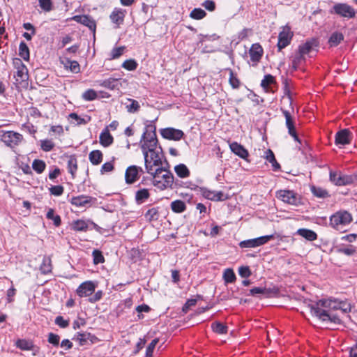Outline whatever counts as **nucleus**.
Segmentation results:
<instances>
[{
    "label": "nucleus",
    "mask_w": 357,
    "mask_h": 357,
    "mask_svg": "<svg viewBox=\"0 0 357 357\" xmlns=\"http://www.w3.org/2000/svg\"><path fill=\"white\" fill-rule=\"evenodd\" d=\"M337 252L338 253H342L347 256H352L356 252V248L354 246L350 245L347 248H337Z\"/></svg>",
    "instance_id": "50"
},
{
    "label": "nucleus",
    "mask_w": 357,
    "mask_h": 357,
    "mask_svg": "<svg viewBox=\"0 0 357 357\" xmlns=\"http://www.w3.org/2000/svg\"><path fill=\"white\" fill-rule=\"evenodd\" d=\"M93 200H95V199L91 197L80 195L72 197L70 202L72 205L77 208H88L91 206Z\"/></svg>",
    "instance_id": "14"
},
{
    "label": "nucleus",
    "mask_w": 357,
    "mask_h": 357,
    "mask_svg": "<svg viewBox=\"0 0 357 357\" xmlns=\"http://www.w3.org/2000/svg\"><path fill=\"white\" fill-rule=\"evenodd\" d=\"M330 180L336 185H346L352 183L351 176L332 171L330 172Z\"/></svg>",
    "instance_id": "13"
},
{
    "label": "nucleus",
    "mask_w": 357,
    "mask_h": 357,
    "mask_svg": "<svg viewBox=\"0 0 357 357\" xmlns=\"http://www.w3.org/2000/svg\"><path fill=\"white\" fill-rule=\"evenodd\" d=\"M174 172L176 175L181 178H188L190 174L187 166L182 163L174 167Z\"/></svg>",
    "instance_id": "28"
},
{
    "label": "nucleus",
    "mask_w": 357,
    "mask_h": 357,
    "mask_svg": "<svg viewBox=\"0 0 357 357\" xmlns=\"http://www.w3.org/2000/svg\"><path fill=\"white\" fill-rule=\"evenodd\" d=\"M333 10L337 15L345 18H353L356 15L354 8L347 3H336L333 6Z\"/></svg>",
    "instance_id": "6"
},
{
    "label": "nucleus",
    "mask_w": 357,
    "mask_h": 357,
    "mask_svg": "<svg viewBox=\"0 0 357 357\" xmlns=\"http://www.w3.org/2000/svg\"><path fill=\"white\" fill-rule=\"evenodd\" d=\"M206 15V13L202 8H194L190 13V17L195 20H202Z\"/></svg>",
    "instance_id": "49"
},
{
    "label": "nucleus",
    "mask_w": 357,
    "mask_h": 357,
    "mask_svg": "<svg viewBox=\"0 0 357 357\" xmlns=\"http://www.w3.org/2000/svg\"><path fill=\"white\" fill-rule=\"evenodd\" d=\"M274 238V235H266L255 238L242 241L239 243L241 248H257L267 243L269 241Z\"/></svg>",
    "instance_id": "5"
},
{
    "label": "nucleus",
    "mask_w": 357,
    "mask_h": 357,
    "mask_svg": "<svg viewBox=\"0 0 357 357\" xmlns=\"http://www.w3.org/2000/svg\"><path fill=\"white\" fill-rule=\"evenodd\" d=\"M343 40V34L336 31L331 34L328 40V43L331 47H335L337 46Z\"/></svg>",
    "instance_id": "34"
},
{
    "label": "nucleus",
    "mask_w": 357,
    "mask_h": 357,
    "mask_svg": "<svg viewBox=\"0 0 357 357\" xmlns=\"http://www.w3.org/2000/svg\"><path fill=\"white\" fill-rule=\"evenodd\" d=\"M77 169V161L75 156H70L68 160V170L74 178Z\"/></svg>",
    "instance_id": "38"
},
{
    "label": "nucleus",
    "mask_w": 357,
    "mask_h": 357,
    "mask_svg": "<svg viewBox=\"0 0 357 357\" xmlns=\"http://www.w3.org/2000/svg\"><path fill=\"white\" fill-rule=\"evenodd\" d=\"M71 227L74 231H85L88 229V223L84 220H77L72 222Z\"/></svg>",
    "instance_id": "35"
},
{
    "label": "nucleus",
    "mask_w": 357,
    "mask_h": 357,
    "mask_svg": "<svg viewBox=\"0 0 357 357\" xmlns=\"http://www.w3.org/2000/svg\"><path fill=\"white\" fill-rule=\"evenodd\" d=\"M171 209L174 213H180L185 211L186 205L182 200H175L171 203Z\"/></svg>",
    "instance_id": "36"
},
{
    "label": "nucleus",
    "mask_w": 357,
    "mask_h": 357,
    "mask_svg": "<svg viewBox=\"0 0 357 357\" xmlns=\"http://www.w3.org/2000/svg\"><path fill=\"white\" fill-rule=\"evenodd\" d=\"M238 274L241 277L247 278L251 275L252 273L248 266H241L238 268Z\"/></svg>",
    "instance_id": "61"
},
{
    "label": "nucleus",
    "mask_w": 357,
    "mask_h": 357,
    "mask_svg": "<svg viewBox=\"0 0 357 357\" xmlns=\"http://www.w3.org/2000/svg\"><path fill=\"white\" fill-rule=\"evenodd\" d=\"M40 8L45 12H50L53 8L52 0H38Z\"/></svg>",
    "instance_id": "52"
},
{
    "label": "nucleus",
    "mask_w": 357,
    "mask_h": 357,
    "mask_svg": "<svg viewBox=\"0 0 357 357\" xmlns=\"http://www.w3.org/2000/svg\"><path fill=\"white\" fill-rule=\"evenodd\" d=\"M229 73V82L231 86L233 89H238L240 86V80L237 77L236 74H235L233 70L230 68L227 69Z\"/></svg>",
    "instance_id": "44"
},
{
    "label": "nucleus",
    "mask_w": 357,
    "mask_h": 357,
    "mask_svg": "<svg viewBox=\"0 0 357 357\" xmlns=\"http://www.w3.org/2000/svg\"><path fill=\"white\" fill-rule=\"evenodd\" d=\"M119 78L109 77L105 80L96 81V83L100 86H102L110 90H114L119 86Z\"/></svg>",
    "instance_id": "22"
},
{
    "label": "nucleus",
    "mask_w": 357,
    "mask_h": 357,
    "mask_svg": "<svg viewBox=\"0 0 357 357\" xmlns=\"http://www.w3.org/2000/svg\"><path fill=\"white\" fill-rule=\"evenodd\" d=\"M317 46V40L314 38H312L306 40V42L303 44L300 45L298 47V52L305 56V54L310 53L312 50L313 47Z\"/></svg>",
    "instance_id": "21"
},
{
    "label": "nucleus",
    "mask_w": 357,
    "mask_h": 357,
    "mask_svg": "<svg viewBox=\"0 0 357 357\" xmlns=\"http://www.w3.org/2000/svg\"><path fill=\"white\" fill-rule=\"evenodd\" d=\"M150 310V307L146 304L138 305L136 307V311L138 313L137 317L139 319L144 317L143 315L142 314V312H149Z\"/></svg>",
    "instance_id": "57"
},
{
    "label": "nucleus",
    "mask_w": 357,
    "mask_h": 357,
    "mask_svg": "<svg viewBox=\"0 0 357 357\" xmlns=\"http://www.w3.org/2000/svg\"><path fill=\"white\" fill-rule=\"evenodd\" d=\"M146 220L149 222L157 220L159 218V211L158 207L149 208L144 214Z\"/></svg>",
    "instance_id": "37"
},
{
    "label": "nucleus",
    "mask_w": 357,
    "mask_h": 357,
    "mask_svg": "<svg viewBox=\"0 0 357 357\" xmlns=\"http://www.w3.org/2000/svg\"><path fill=\"white\" fill-rule=\"evenodd\" d=\"M143 172L144 170L140 167L136 165L128 167L125 173V180L126 183L132 184L135 183L139 178V174Z\"/></svg>",
    "instance_id": "11"
},
{
    "label": "nucleus",
    "mask_w": 357,
    "mask_h": 357,
    "mask_svg": "<svg viewBox=\"0 0 357 357\" xmlns=\"http://www.w3.org/2000/svg\"><path fill=\"white\" fill-rule=\"evenodd\" d=\"M150 197L149 190L146 188H140L135 192V202L137 204L144 203Z\"/></svg>",
    "instance_id": "25"
},
{
    "label": "nucleus",
    "mask_w": 357,
    "mask_h": 357,
    "mask_svg": "<svg viewBox=\"0 0 357 357\" xmlns=\"http://www.w3.org/2000/svg\"><path fill=\"white\" fill-rule=\"evenodd\" d=\"M1 140L7 146L10 148H15L18 146L23 140V136L14 131H2Z\"/></svg>",
    "instance_id": "4"
},
{
    "label": "nucleus",
    "mask_w": 357,
    "mask_h": 357,
    "mask_svg": "<svg viewBox=\"0 0 357 357\" xmlns=\"http://www.w3.org/2000/svg\"><path fill=\"white\" fill-rule=\"evenodd\" d=\"M16 84L22 85L23 82H26L28 80V70L26 68L21 69H17L15 74L14 75Z\"/></svg>",
    "instance_id": "24"
},
{
    "label": "nucleus",
    "mask_w": 357,
    "mask_h": 357,
    "mask_svg": "<svg viewBox=\"0 0 357 357\" xmlns=\"http://www.w3.org/2000/svg\"><path fill=\"white\" fill-rule=\"evenodd\" d=\"M15 345L17 348L24 351L31 350L33 347V342L26 339L17 340L15 342Z\"/></svg>",
    "instance_id": "33"
},
{
    "label": "nucleus",
    "mask_w": 357,
    "mask_h": 357,
    "mask_svg": "<svg viewBox=\"0 0 357 357\" xmlns=\"http://www.w3.org/2000/svg\"><path fill=\"white\" fill-rule=\"evenodd\" d=\"M305 58L303 54H301V52L298 51V52L294 55L292 59V68L294 70H296L299 66L305 62Z\"/></svg>",
    "instance_id": "42"
},
{
    "label": "nucleus",
    "mask_w": 357,
    "mask_h": 357,
    "mask_svg": "<svg viewBox=\"0 0 357 357\" xmlns=\"http://www.w3.org/2000/svg\"><path fill=\"white\" fill-rule=\"evenodd\" d=\"M89 158L93 165H98L102 160V153L99 150L92 151L89 155Z\"/></svg>",
    "instance_id": "32"
},
{
    "label": "nucleus",
    "mask_w": 357,
    "mask_h": 357,
    "mask_svg": "<svg viewBox=\"0 0 357 357\" xmlns=\"http://www.w3.org/2000/svg\"><path fill=\"white\" fill-rule=\"evenodd\" d=\"M72 20L87 26L91 31H95L96 24L95 20L89 15H75L72 17Z\"/></svg>",
    "instance_id": "16"
},
{
    "label": "nucleus",
    "mask_w": 357,
    "mask_h": 357,
    "mask_svg": "<svg viewBox=\"0 0 357 357\" xmlns=\"http://www.w3.org/2000/svg\"><path fill=\"white\" fill-rule=\"evenodd\" d=\"M274 77L271 75H266L264 77V79L261 80V86L266 90H268V87L269 85L274 82Z\"/></svg>",
    "instance_id": "54"
},
{
    "label": "nucleus",
    "mask_w": 357,
    "mask_h": 357,
    "mask_svg": "<svg viewBox=\"0 0 357 357\" xmlns=\"http://www.w3.org/2000/svg\"><path fill=\"white\" fill-rule=\"evenodd\" d=\"M126 108L129 113H136L140 109V105L138 101L127 98V102H125Z\"/></svg>",
    "instance_id": "30"
},
{
    "label": "nucleus",
    "mask_w": 357,
    "mask_h": 357,
    "mask_svg": "<svg viewBox=\"0 0 357 357\" xmlns=\"http://www.w3.org/2000/svg\"><path fill=\"white\" fill-rule=\"evenodd\" d=\"M126 15V10L122 8H114L110 14L111 21L116 25V27H119L124 22V17Z\"/></svg>",
    "instance_id": "18"
},
{
    "label": "nucleus",
    "mask_w": 357,
    "mask_h": 357,
    "mask_svg": "<svg viewBox=\"0 0 357 357\" xmlns=\"http://www.w3.org/2000/svg\"><path fill=\"white\" fill-rule=\"evenodd\" d=\"M160 133L163 138L174 141H178L184 136V132L181 130L171 127L160 129Z\"/></svg>",
    "instance_id": "8"
},
{
    "label": "nucleus",
    "mask_w": 357,
    "mask_h": 357,
    "mask_svg": "<svg viewBox=\"0 0 357 357\" xmlns=\"http://www.w3.org/2000/svg\"><path fill=\"white\" fill-rule=\"evenodd\" d=\"M113 142V137L109 133L108 128H105L100 135V143L105 147H107Z\"/></svg>",
    "instance_id": "26"
},
{
    "label": "nucleus",
    "mask_w": 357,
    "mask_h": 357,
    "mask_svg": "<svg viewBox=\"0 0 357 357\" xmlns=\"http://www.w3.org/2000/svg\"><path fill=\"white\" fill-rule=\"evenodd\" d=\"M229 148L232 153L242 159L247 160L249 156L248 151L238 142H234L229 144Z\"/></svg>",
    "instance_id": "19"
},
{
    "label": "nucleus",
    "mask_w": 357,
    "mask_h": 357,
    "mask_svg": "<svg viewBox=\"0 0 357 357\" xmlns=\"http://www.w3.org/2000/svg\"><path fill=\"white\" fill-rule=\"evenodd\" d=\"M351 135L349 130L343 129L335 134V144L344 146L351 143Z\"/></svg>",
    "instance_id": "15"
},
{
    "label": "nucleus",
    "mask_w": 357,
    "mask_h": 357,
    "mask_svg": "<svg viewBox=\"0 0 357 357\" xmlns=\"http://www.w3.org/2000/svg\"><path fill=\"white\" fill-rule=\"evenodd\" d=\"M114 169V164L112 162H107L104 163L100 169L101 174L111 172Z\"/></svg>",
    "instance_id": "59"
},
{
    "label": "nucleus",
    "mask_w": 357,
    "mask_h": 357,
    "mask_svg": "<svg viewBox=\"0 0 357 357\" xmlns=\"http://www.w3.org/2000/svg\"><path fill=\"white\" fill-rule=\"evenodd\" d=\"M265 158L267 161L271 163L273 169L277 171L280 168V164L277 162L273 152L271 149H268L265 151Z\"/></svg>",
    "instance_id": "31"
},
{
    "label": "nucleus",
    "mask_w": 357,
    "mask_h": 357,
    "mask_svg": "<svg viewBox=\"0 0 357 357\" xmlns=\"http://www.w3.org/2000/svg\"><path fill=\"white\" fill-rule=\"evenodd\" d=\"M96 287V284L93 281L82 282L77 289V294L79 297H86L91 295Z\"/></svg>",
    "instance_id": "12"
},
{
    "label": "nucleus",
    "mask_w": 357,
    "mask_h": 357,
    "mask_svg": "<svg viewBox=\"0 0 357 357\" xmlns=\"http://www.w3.org/2000/svg\"><path fill=\"white\" fill-rule=\"evenodd\" d=\"M293 33L290 30V28L288 26H284L279 33L278 36V47L279 50H282L286 47L291 42L292 38Z\"/></svg>",
    "instance_id": "10"
},
{
    "label": "nucleus",
    "mask_w": 357,
    "mask_h": 357,
    "mask_svg": "<svg viewBox=\"0 0 357 357\" xmlns=\"http://www.w3.org/2000/svg\"><path fill=\"white\" fill-rule=\"evenodd\" d=\"M250 59L254 63H258L263 54V49L259 44H253L249 51Z\"/></svg>",
    "instance_id": "20"
},
{
    "label": "nucleus",
    "mask_w": 357,
    "mask_h": 357,
    "mask_svg": "<svg viewBox=\"0 0 357 357\" xmlns=\"http://www.w3.org/2000/svg\"><path fill=\"white\" fill-rule=\"evenodd\" d=\"M124 48V47L114 48L111 52V58L115 59L121 56L123 54Z\"/></svg>",
    "instance_id": "62"
},
{
    "label": "nucleus",
    "mask_w": 357,
    "mask_h": 357,
    "mask_svg": "<svg viewBox=\"0 0 357 357\" xmlns=\"http://www.w3.org/2000/svg\"><path fill=\"white\" fill-rule=\"evenodd\" d=\"M278 293V290L275 288L273 289H266L262 287H254L250 290V294L252 296H255L257 294H264L266 297H270L273 295H276Z\"/></svg>",
    "instance_id": "23"
},
{
    "label": "nucleus",
    "mask_w": 357,
    "mask_h": 357,
    "mask_svg": "<svg viewBox=\"0 0 357 357\" xmlns=\"http://www.w3.org/2000/svg\"><path fill=\"white\" fill-rule=\"evenodd\" d=\"M283 114L285 117L286 126L288 128V133L294 139L295 141L301 143V140L298 138L295 130L294 121L290 113L288 111L285 110L283 111Z\"/></svg>",
    "instance_id": "17"
},
{
    "label": "nucleus",
    "mask_w": 357,
    "mask_h": 357,
    "mask_svg": "<svg viewBox=\"0 0 357 357\" xmlns=\"http://www.w3.org/2000/svg\"><path fill=\"white\" fill-rule=\"evenodd\" d=\"M62 63L66 68H69L73 73H77L79 72L80 67L77 61L66 59Z\"/></svg>",
    "instance_id": "39"
},
{
    "label": "nucleus",
    "mask_w": 357,
    "mask_h": 357,
    "mask_svg": "<svg viewBox=\"0 0 357 357\" xmlns=\"http://www.w3.org/2000/svg\"><path fill=\"white\" fill-rule=\"evenodd\" d=\"M93 263L95 264H98L103 263L105 261V258L102 255V253L101 251L98 250H94L92 252Z\"/></svg>",
    "instance_id": "53"
},
{
    "label": "nucleus",
    "mask_w": 357,
    "mask_h": 357,
    "mask_svg": "<svg viewBox=\"0 0 357 357\" xmlns=\"http://www.w3.org/2000/svg\"><path fill=\"white\" fill-rule=\"evenodd\" d=\"M122 67L128 70H134L137 68V63L134 59H128L123 63Z\"/></svg>",
    "instance_id": "55"
},
{
    "label": "nucleus",
    "mask_w": 357,
    "mask_h": 357,
    "mask_svg": "<svg viewBox=\"0 0 357 357\" xmlns=\"http://www.w3.org/2000/svg\"><path fill=\"white\" fill-rule=\"evenodd\" d=\"M202 6L208 11H213L215 9V3L213 1L206 0L203 3Z\"/></svg>",
    "instance_id": "63"
},
{
    "label": "nucleus",
    "mask_w": 357,
    "mask_h": 357,
    "mask_svg": "<svg viewBox=\"0 0 357 357\" xmlns=\"http://www.w3.org/2000/svg\"><path fill=\"white\" fill-rule=\"evenodd\" d=\"M277 197L282 202L291 204L297 205L298 203V198L297 195L292 190H280L277 192Z\"/></svg>",
    "instance_id": "9"
},
{
    "label": "nucleus",
    "mask_w": 357,
    "mask_h": 357,
    "mask_svg": "<svg viewBox=\"0 0 357 357\" xmlns=\"http://www.w3.org/2000/svg\"><path fill=\"white\" fill-rule=\"evenodd\" d=\"M199 192L204 197L214 202L224 201L228 198L222 191L211 190L204 187L199 188Z\"/></svg>",
    "instance_id": "7"
},
{
    "label": "nucleus",
    "mask_w": 357,
    "mask_h": 357,
    "mask_svg": "<svg viewBox=\"0 0 357 357\" xmlns=\"http://www.w3.org/2000/svg\"><path fill=\"white\" fill-rule=\"evenodd\" d=\"M352 221V216L347 211H339L330 217V225L336 230H340Z\"/></svg>",
    "instance_id": "3"
},
{
    "label": "nucleus",
    "mask_w": 357,
    "mask_h": 357,
    "mask_svg": "<svg viewBox=\"0 0 357 357\" xmlns=\"http://www.w3.org/2000/svg\"><path fill=\"white\" fill-rule=\"evenodd\" d=\"M158 342V339H154L153 340H152V342L149 344V345L146 348V357H152L153 350H154L155 347Z\"/></svg>",
    "instance_id": "60"
},
{
    "label": "nucleus",
    "mask_w": 357,
    "mask_h": 357,
    "mask_svg": "<svg viewBox=\"0 0 357 357\" xmlns=\"http://www.w3.org/2000/svg\"><path fill=\"white\" fill-rule=\"evenodd\" d=\"M96 336H77L73 340L77 342L80 346L93 344L97 340Z\"/></svg>",
    "instance_id": "29"
},
{
    "label": "nucleus",
    "mask_w": 357,
    "mask_h": 357,
    "mask_svg": "<svg viewBox=\"0 0 357 357\" xmlns=\"http://www.w3.org/2000/svg\"><path fill=\"white\" fill-rule=\"evenodd\" d=\"M155 130V126L151 123L146 124L140 142L141 149L144 158L145 169L147 173L153 176V183H161L158 179L161 177L164 181L162 186L167 188L172 185L174 177L161 167L162 151L158 146Z\"/></svg>",
    "instance_id": "1"
},
{
    "label": "nucleus",
    "mask_w": 357,
    "mask_h": 357,
    "mask_svg": "<svg viewBox=\"0 0 357 357\" xmlns=\"http://www.w3.org/2000/svg\"><path fill=\"white\" fill-rule=\"evenodd\" d=\"M46 217L49 220H52L54 222V225L56 227H59L61 225V220L59 215L54 214V211L52 208H49Z\"/></svg>",
    "instance_id": "45"
},
{
    "label": "nucleus",
    "mask_w": 357,
    "mask_h": 357,
    "mask_svg": "<svg viewBox=\"0 0 357 357\" xmlns=\"http://www.w3.org/2000/svg\"><path fill=\"white\" fill-rule=\"evenodd\" d=\"M46 167L45 162L39 159H35L32 162V168L38 174L43 173Z\"/></svg>",
    "instance_id": "41"
},
{
    "label": "nucleus",
    "mask_w": 357,
    "mask_h": 357,
    "mask_svg": "<svg viewBox=\"0 0 357 357\" xmlns=\"http://www.w3.org/2000/svg\"><path fill=\"white\" fill-rule=\"evenodd\" d=\"M41 149L45 152L50 151L54 147V143L50 139H44L40 141Z\"/></svg>",
    "instance_id": "51"
},
{
    "label": "nucleus",
    "mask_w": 357,
    "mask_h": 357,
    "mask_svg": "<svg viewBox=\"0 0 357 357\" xmlns=\"http://www.w3.org/2000/svg\"><path fill=\"white\" fill-rule=\"evenodd\" d=\"M69 118L72 120H75L77 124L86 123V121L79 117L76 113H70L69 114Z\"/></svg>",
    "instance_id": "64"
},
{
    "label": "nucleus",
    "mask_w": 357,
    "mask_h": 357,
    "mask_svg": "<svg viewBox=\"0 0 357 357\" xmlns=\"http://www.w3.org/2000/svg\"><path fill=\"white\" fill-rule=\"evenodd\" d=\"M297 234L310 241H313L317 238V234L314 231L308 229H299Z\"/></svg>",
    "instance_id": "27"
},
{
    "label": "nucleus",
    "mask_w": 357,
    "mask_h": 357,
    "mask_svg": "<svg viewBox=\"0 0 357 357\" xmlns=\"http://www.w3.org/2000/svg\"><path fill=\"white\" fill-rule=\"evenodd\" d=\"M54 322L61 328H65L69 325V321L68 319H65L62 316L56 317Z\"/></svg>",
    "instance_id": "56"
},
{
    "label": "nucleus",
    "mask_w": 357,
    "mask_h": 357,
    "mask_svg": "<svg viewBox=\"0 0 357 357\" xmlns=\"http://www.w3.org/2000/svg\"><path fill=\"white\" fill-rule=\"evenodd\" d=\"M310 307L311 313L325 324L326 327L333 328L335 325L341 324V319L333 311L340 310L347 314L351 311L352 305L347 301L328 298L319 300L310 305Z\"/></svg>",
    "instance_id": "2"
},
{
    "label": "nucleus",
    "mask_w": 357,
    "mask_h": 357,
    "mask_svg": "<svg viewBox=\"0 0 357 357\" xmlns=\"http://www.w3.org/2000/svg\"><path fill=\"white\" fill-rule=\"evenodd\" d=\"M223 279L226 283H232L236 280V275L234 271L231 268H227L223 273Z\"/></svg>",
    "instance_id": "48"
},
{
    "label": "nucleus",
    "mask_w": 357,
    "mask_h": 357,
    "mask_svg": "<svg viewBox=\"0 0 357 357\" xmlns=\"http://www.w3.org/2000/svg\"><path fill=\"white\" fill-rule=\"evenodd\" d=\"M82 97L85 101H92L98 98V94L95 90L90 89L85 91Z\"/></svg>",
    "instance_id": "47"
},
{
    "label": "nucleus",
    "mask_w": 357,
    "mask_h": 357,
    "mask_svg": "<svg viewBox=\"0 0 357 357\" xmlns=\"http://www.w3.org/2000/svg\"><path fill=\"white\" fill-rule=\"evenodd\" d=\"M211 328L213 333L218 334L227 333V326L221 322H214L211 324Z\"/></svg>",
    "instance_id": "40"
},
{
    "label": "nucleus",
    "mask_w": 357,
    "mask_h": 357,
    "mask_svg": "<svg viewBox=\"0 0 357 357\" xmlns=\"http://www.w3.org/2000/svg\"><path fill=\"white\" fill-rule=\"evenodd\" d=\"M311 191L315 197L319 198H325L329 196L327 190L319 187L312 186Z\"/></svg>",
    "instance_id": "46"
},
{
    "label": "nucleus",
    "mask_w": 357,
    "mask_h": 357,
    "mask_svg": "<svg viewBox=\"0 0 357 357\" xmlns=\"http://www.w3.org/2000/svg\"><path fill=\"white\" fill-rule=\"evenodd\" d=\"M63 187L62 185H52L50 188V192L51 195L54 196H60L63 193Z\"/></svg>",
    "instance_id": "58"
},
{
    "label": "nucleus",
    "mask_w": 357,
    "mask_h": 357,
    "mask_svg": "<svg viewBox=\"0 0 357 357\" xmlns=\"http://www.w3.org/2000/svg\"><path fill=\"white\" fill-rule=\"evenodd\" d=\"M19 55L25 61H28L29 59V50L24 41H22L20 44Z\"/></svg>",
    "instance_id": "43"
}]
</instances>
